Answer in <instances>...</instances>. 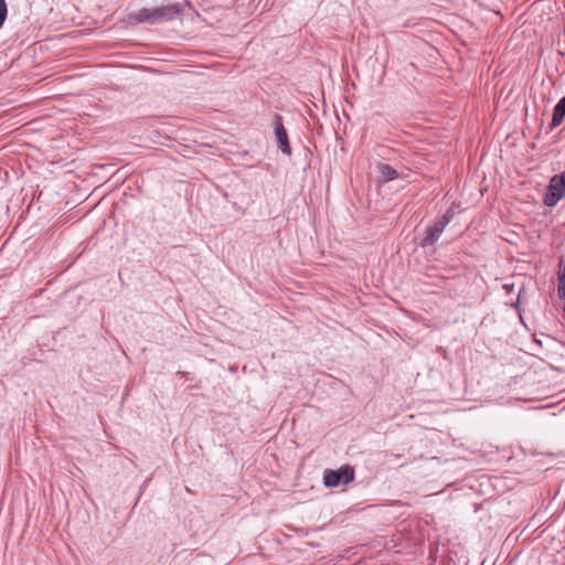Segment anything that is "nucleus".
Returning a JSON list of instances; mask_svg holds the SVG:
<instances>
[{
  "mask_svg": "<svg viewBox=\"0 0 565 565\" xmlns=\"http://www.w3.org/2000/svg\"><path fill=\"white\" fill-rule=\"evenodd\" d=\"M563 277L565 279V268L558 273V278H563Z\"/></svg>",
  "mask_w": 565,
  "mask_h": 565,
  "instance_id": "obj_12",
  "label": "nucleus"
},
{
  "mask_svg": "<svg viewBox=\"0 0 565 565\" xmlns=\"http://www.w3.org/2000/svg\"><path fill=\"white\" fill-rule=\"evenodd\" d=\"M503 289L509 294L514 289V284H504Z\"/></svg>",
  "mask_w": 565,
  "mask_h": 565,
  "instance_id": "obj_11",
  "label": "nucleus"
},
{
  "mask_svg": "<svg viewBox=\"0 0 565 565\" xmlns=\"http://www.w3.org/2000/svg\"><path fill=\"white\" fill-rule=\"evenodd\" d=\"M376 169L381 182H388L398 177V172L390 164L377 163Z\"/></svg>",
  "mask_w": 565,
  "mask_h": 565,
  "instance_id": "obj_7",
  "label": "nucleus"
},
{
  "mask_svg": "<svg viewBox=\"0 0 565 565\" xmlns=\"http://www.w3.org/2000/svg\"><path fill=\"white\" fill-rule=\"evenodd\" d=\"M445 228L446 227L441 223L436 221L433 225L426 228L425 235L419 245L422 247L433 246L438 241Z\"/></svg>",
  "mask_w": 565,
  "mask_h": 565,
  "instance_id": "obj_5",
  "label": "nucleus"
},
{
  "mask_svg": "<svg viewBox=\"0 0 565 565\" xmlns=\"http://www.w3.org/2000/svg\"><path fill=\"white\" fill-rule=\"evenodd\" d=\"M565 195V170L561 174H555L551 178L547 192L544 196V204L546 206L556 205Z\"/></svg>",
  "mask_w": 565,
  "mask_h": 565,
  "instance_id": "obj_3",
  "label": "nucleus"
},
{
  "mask_svg": "<svg viewBox=\"0 0 565 565\" xmlns=\"http://www.w3.org/2000/svg\"><path fill=\"white\" fill-rule=\"evenodd\" d=\"M452 217H454V211H452V209H448L446 211V213L437 221L446 227L450 223Z\"/></svg>",
  "mask_w": 565,
  "mask_h": 565,
  "instance_id": "obj_8",
  "label": "nucleus"
},
{
  "mask_svg": "<svg viewBox=\"0 0 565 565\" xmlns=\"http://www.w3.org/2000/svg\"><path fill=\"white\" fill-rule=\"evenodd\" d=\"M354 480V468L344 465L339 469H327L323 472V483L328 488L345 486Z\"/></svg>",
  "mask_w": 565,
  "mask_h": 565,
  "instance_id": "obj_2",
  "label": "nucleus"
},
{
  "mask_svg": "<svg viewBox=\"0 0 565 565\" xmlns=\"http://www.w3.org/2000/svg\"><path fill=\"white\" fill-rule=\"evenodd\" d=\"M557 296L561 300L565 301V279L558 278Z\"/></svg>",
  "mask_w": 565,
  "mask_h": 565,
  "instance_id": "obj_9",
  "label": "nucleus"
},
{
  "mask_svg": "<svg viewBox=\"0 0 565 565\" xmlns=\"http://www.w3.org/2000/svg\"><path fill=\"white\" fill-rule=\"evenodd\" d=\"M181 11L182 9L178 3L161 6L152 9L142 8L138 11L131 12L129 14V19L137 23L157 24L174 20L181 13Z\"/></svg>",
  "mask_w": 565,
  "mask_h": 565,
  "instance_id": "obj_1",
  "label": "nucleus"
},
{
  "mask_svg": "<svg viewBox=\"0 0 565 565\" xmlns=\"http://www.w3.org/2000/svg\"><path fill=\"white\" fill-rule=\"evenodd\" d=\"M565 117V96L562 97L558 103L555 105L552 116V121L550 124V129H554L558 127Z\"/></svg>",
  "mask_w": 565,
  "mask_h": 565,
  "instance_id": "obj_6",
  "label": "nucleus"
},
{
  "mask_svg": "<svg viewBox=\"0 0 565 565\" xmlns=\"http://www.w3.org/2000/svg\"><path fill=\"white\" fill-rule=\"evenodd\" d=\"M523 290H524V287H522V288L520 289V291H519V295H518V298H516L515 302H512V303H511V306H512L513 308H518V307H519V305H520V297H521V294H522V291H523Z\"/></svg>",
  "mask_w": 565,
  "mask_h": 565,
  "instance_id": "obj_10",
  "label": "nucleus"
},
{
  "mask_svg": "<svg viewBox=\"0 0 565 565\" xmlns=\"http://www.w3.org/2000/svg\"><path fill=\"white\" fill-rule=\"evenodd\" d=\"M274 130L279 149L281 150L282 153L290 156L291 147L289 143L287 130L282 124V117L280 115H275Z\"/></svg>",
  "mask_w": 565,
  "mask_h": 565,
  "instance_id": "obj_4",
  "label": "nucleus"
}]
</instances>
